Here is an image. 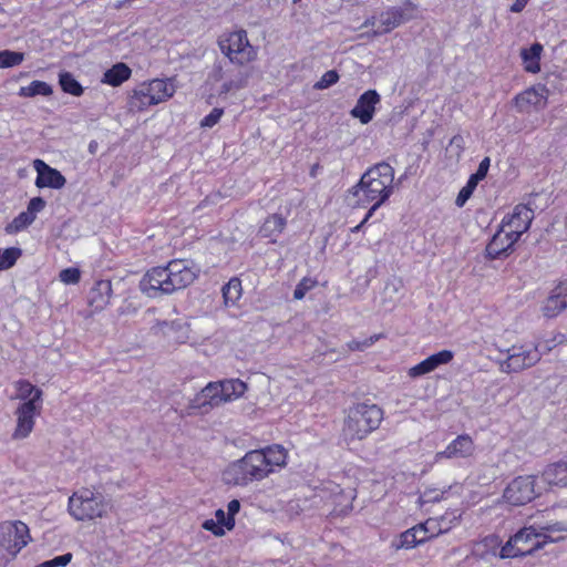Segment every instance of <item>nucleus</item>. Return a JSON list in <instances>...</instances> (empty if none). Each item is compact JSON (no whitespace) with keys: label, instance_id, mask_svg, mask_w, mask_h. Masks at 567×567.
I'll list each match as a JSON object with an SVG mask.
<instances>
[{"label":"nucleus","instance_id":"obj_1","mask_svg":"<svg viewBox=\"0 0 567 567\" xmlns=\"http://www.w3.org/2000/svg\"><path fill=\"white\" fill-rule=\"evenodd\" d=\"M394 190V168L385 162L370 167L359 183L349 190L348 200L354 206L365 207L372 203L363 221L384 204Z\"/></svg>","mask_w":567,"mask_h":567},{"label":"nucleus","instance_id":"obj_2","mask_svg":"<svg viewBox=\"0 0 567 567\" xmlns=\"http://www.w3.org/2000/svg\"><path fill=\"white\" fill-rule=\"evenodd\" d=\"M200 269L187 259L171 260L164 267L150 269L140 281V289L150 298L171 295L192 285Z\"/></svg>","mask_w":567,"mask_h":567},{"label":"nucleus","instance_id":"obj_3","mask_svg":"<svg viewBox=\"0 0 567 567\" xmlns=\"http://www.w3.org/2000/svg\"><path fill=\"white\" fill-rule=\"evenodd\" d=\"M567 537V524L553 523L545 525H532L518 530L502 547V558H514L533 554L547 543H555Z\"/></svg>","mask_w":567,"mask_h":567},{"label":"nucleus","instance_id":"obj_4","mask_svg":"<svg viewBox=\"0 0 567 567\" xmlns=\"http://www.w3.org/2000/svg\"><path fill=\"white\" fill-rule=\"evenodd\" d=\"M383 420V410L377 404L358 403L348 411L343 424L347 441H361L379 429Z\"/></svg>","mask_w":567,"mask_h":567},{"label":"nucleus","instance_id":"obj_5","mask_svg":"<svg viewBox=\"0 0 567 567\" xmlns=\"http://www.w3.org/2000/svg\"><path fill=\"white\" fill-rule=\"evenodd\" d=\"M270 475V467H266L261 451L254 450L231 463L224 472L223 478L227 484L245 486L252 481H261Z\"/></svg>","mask_w":567,"mask_h":567},{"label":"nucleus","instance_id":"obj_6","mask_svg":"<svg viewBox=\"0 0 567 567\" xmlns=\"http://www.w3.org/2000/svg\"><path fill=\"white\" fill-rule=\"evenodd\" d=\"M176 92L172 79H154L138 84L128 95L127 105L132 112H142L152 105L171 99Z\"/></svg>","mask_w":567,"mask_h":567},{"label":"nucleus","instance_id":"obj_7","mask_svg":"<svg viewBox=\"0 0 567 567\" xmlns=\"http://www.w3.org/2000/svg\"><path fill=\"white\" fill-rule=\"evenodd\" d=\"M69 513L76 520H93L107 514L109 504L101 494L89 488L73 493L69 498Z\"/></svg>","mask_w":567,"mask_h":567},{"label":"nucleus","instance_id":"obj_8","mask_svg":"<svg viewBox=\"0 0 567 567\" xmlns=\"http://www.w3.org/2000/svg\"><path fill=\"white\" fill-rule=\"evenodd\" d=\"M31 540L27 524L21 520L3 522L0 524V556L6 559L14 558Z\"/></svg>","mask_w":567,"mask_h":567},{"label":"nucleus","instance_id":"obj_9","mask_svg":"<svg viewBox=\"0 0 567 567\" xmlns=\"http://www.w3.org/2000/svg\"><path fill=\"white\" fill-rule=\"evenodd\" d=\"M220 51L231 63L245 65L257 56L256 49L250 44L245 30L235 31L221 37L218 41Z\"/></svg>","mask_w":567,"mask_h":567},{"label":"nucleus","instance_id":"obj_10","mask_svg":"<svg viewBox=\"0 0 567 567\" xmlns=\"http://www.w3.org/2000/svg\"><path fill=\"white\" fill-rule=\"evenodd\" d=\"M506 358L498 362V368L504 373H517L538 363L542 353L538 347L513 346L504 351Z\"/></svg>","mask_w":567,"mask_h":567},{"label":"nucleus","instance_id":"obj_11","mask_svg":"<svg viewBox=\"0 0 567 567\" xmlns=\"http://www.w3.org/2000/svg\"><path fill=\"white\" fill-rule=\"evenodd\" d=\"M537 495L536 477L525 475L514 478L505 488L503 497L511 505L522 506L532 502Z\"/></svg>","mask_w":567,"mask_h":567},{"label":"nucleus","instance_id":"obj_12","mask_svg":"<svg viewBox=\"0 0 567 567\" xmlns=\"http://www.w3.org/2000/svg\"><path fill=\"white\" fill-rule=\"evenodd\" d=\"M42 406L33 403L18 404L13 412L16 426L11 435L12 440H24L32 433L35 426V419L41 414Z\"/></svg>","mask_w":567,"mask_h":567},{"label":"nucleus","instance_id":"obj_13","mask_svg":"<svg viewBox=\"0 0 567 567\" xmlns=\"http://www.w3.org/2000/svg\"><path fill=\"white\" fill-rule=\"evenodd\" d=\"M533 219V209L526 205L518 204L511 214L503 218L501 226L504 231H508L512 236L519 239L529 229Z\"/></svg>","mask_w":567,"mask_h":567},{"label":"nucleus","instance_id":"obj_14","mask_svg":"<svg viewBox=\"0 0 567 567\" xmlns=\"http://www.w3.org/2000/svg\"><path fill=\"white\" fill-rule=\"evenodd\" d=\"M223 404L217 382H209L204 386L188 403L189 414L200 413L207 414L213 409Z\"/></svg>","mask_w":567,"mask_h":567},{"label":"nucleus","instance_id":"obj_15","mask_svg":"<svg viewBox=\"0 0 567 567\" xmlns=\"http://www.w3.org/2000/svg\"><path fill=\"white\" fill-rule=\"evenodd\" d=\"M476 446L468 434L458 435L444 451L437 452L435 460L442 458H467L474 455Z\"/></svg>","mask_w":567,"mask_h":567},{"label":"nucleus","instance_id":"obj_16","mask_svg":"<svg viewBox=\"0 0 567 567\" xmlns=\"http://www.w3.org/2000/svg\"><path fill=\"white\" fill-rule=\"evenodd\" d=\"M33 167L38 173L35 179L37 187L60 189L65 185V177L58 169L45 164L42 159H35L33 162Z\"/></svg>","mask_w":567,"mask_h":567},{"label":"nucleus","instance_id":"obj_17","mask_svg":"<svg viewBox=\"0 0 567 567\" xmlns=\"http://www.w3.org/2000/svg\"><path fill=\"white\" fill-rule=\"evenodd\" d=\"M380 100L381 97L375 90H368L358 99L350 113L354 118H359L362 124H368L372 121L375 105Z\"/></svg>","mask_w":567,"mask_h":567},{"label":"nucleus","instance_id":"obj_18","mask_svg":"<svg viewBox=\"0 0 567 567\" xmlns=\"http://www.w3.org/2000/svg\"><path fill=\"white\" fill-rule=\"evenodd\" d=\"M547 101V90L544 86L530 87L515 96L514 102L519 112H529L532 107L544 109Z\"/></svg>","mask_w":567,"mask_h":567},{"label":"nucleus","instance_id":"obj_19","mask_svg":"<svg viewBox=\"0 0 567 567\" xmlns=\"http://www.w3.org/2000/svg\"><path fill=\"white\" fill-rule=\"evenodd\" d=\"M567 308V281L557 285L545 300L542 312L546 318H555Z\"/></svg>","mask_w":567,"mask_h":567},{"label":"nucleus","instance_id":"obj_20","mask_svg":"<svg viewBox=\"0 0 567 567\" xmlns=\"http://www.w3.org/2000/svg\"><path fill=\"white\" fill-rule=\"evenodd\" d=\"M452 360L453 352L450 350H442L410 368L408 375L413 379L425 375L437 369L440 365L450 363Z\"/></svg>","mask_w":567,"mask_h":567},{"label":"nucleus","instance_id":"obj_21","mask_svg":"<svg viewBox=\"0 0 567 567\" xmlns=\"http://www.w3.org/2000/svg\"><path fill=\"white\" fill-rule=\"evenodd\" d=\"M517 241L516 237L512 236L508 231H504L501 227L487 244L486 254L491 259H496L503 254H507Z\"/></svg>","mask_w":567,"mask_h":567},{"label":"nucleus","instance_id":"obj_22","mask_svg":"<svg viewBox=\"0 0 567 567\" xmlns=\"http://www.w3.org/2000/svg\"><path fill=\"white\" fill-rule=\"evenodd\" d=\"M410 17L406 14L405 10L400 7H392L381 12L379 16V23L381 30H377L375 34H383L392 31L398 28L405 21H408Z\"/></svg>","mask_w":567,"mask_h":567},{"label":"nucleus","instance_id":"obj_23","mask_svg":"<svg viewBox=\"0 0 567 567\" xmlns=\"http://www.w3.org/2000/svg\"><path fill=\"white\" fill-rule=\"evenodd\" d=\"M16 395L12 399L20 400V403H33L43 405V391L33 385L30 381L20 379L13 383Z\"/></svg>","mask_w":567,"mask_h":567},{"label":"nucleus","instance_id":"obj_24","mask_svg":"<svg viewBox=\"0 0 567 567\" xmlns=\"http://www.w3.org/2000/svg\"><path fill=\"white\" fill-rule=\"evenodd\" d=\"M112 296V284L109 280H100L89 292V305L95 311H102L110 303Z\"/></svg>","mask_w":567,"mask_h":567},{"label":"nucleus","instance_id":"obj_25","mask_svg":"<svg viewBox=\"0 0 567 567\" xmlns=\"http://www.w3.org/2000/svg\"><path fill=\"white\" fill-rule=\"evenodd\" d=\"M542 476L550 486H567V462L559 461L547 465Z\"/></svg>","mask_w":567,"mask_h":567},{"label":"nucleus","instance_id":"obj_26","mask_svg":"<svg viewBox=\"0 0 567 567\" xmlns=\"http://www.w3.org/2000/svg\"><path fill=\"white\" fill-rule=\"evenodd\" d=\"M217 388L223 403L240 398L247 390L246 383L239 379L217 381Z\"/></svg>","mask_w":567,"mask_h":567},{"label":"nucleus","instance_id":"obj_27","mask_svg":"<svg viewBox=\"0 0 567 567\" xmlns=\"http://www.w3.org/2000/svg\"><path fill=\"white\" fill-rule=\"evenodd\" d=\"M286 225L287 221L285 217L279 214H272L265 219L259 229V234L261 237L268 238L271 243H276Z\"/></svg>","mask_w":567,"mask_h":567},{"label":"nucleus","instance_id":"obj_28","mask_svg":"<svg viewBox=\"0 0 567 567\" xmlns=\"http://www.w3.org/2000/svg\"><path fill=\"white\" fill-rule=\"evenodd\" d=\"M265 456L266 467H270V474L277 468H282L287 464V450L278 444L267 446L260 450Z\"/></svg>","mask_w":567,"mask_h":567},{"label":"nucleus","instance_id":"obj_29","mask_svg":"<svg viewBox=\"0 0 567 567\" xmlns=\"http://www.w3.org/2000/svg\"><path fill=\"white\" fill-rule=\"evenodd\" d=\"M132 75L130 66L123 62H117L111 69L106 70L102 78V83L111 86H118L127 81Z\"/></svg>","mask_w":567,"mask_h":567},{"label":"nucleus","instance_id":"obj_30","mask_svg":"<svg viewBox=\"0 0 567 567\" xmlns=\"http://www.w3.org/2000/svg\"><path fill=\"white\" fill-rule=\"evenodd\" d=\"M542 52L543 45L539 43H534L529 48H524L520 50V56L525 71L530 73L539 72Z\"/></svg>","mask_w":567,"mask_h":567},{"label":"nucleus","instance_id":"obj_31","mask_svg":"<svg viewBox=\"0 0 567 567\" xmlns=\"http://www.w3.org/2000/svg\"><path fill=\"white\" fill-rule=\"evenodd\" d=\"M224 305L226 307H233L240 299L243 293L241 281L239 278H231L221 289Z\"/></svg>","mask_w":567,"mask_h":567},{"label":"nucleus","instance_id":"obj_32","mask_svg":"<svg viewBox=\"0 0 567 567\" xmlns=\"http://www.w3.org/2000/svg\"><path fill=\"white\" fill-rule=\"evenodd\" d=\"M457 520V517L453 515L452 518L449 516H442L440 518H429L423 524L426 525V529L431 538L439 536L440 534L446 533L451 528V523Z\"/></svg>","mask_w":567,"mask_h":567},{"label":"nucleus","instance_id":"obj_33","mask_svg":"<svg viewBox=\"0 0 567 567\" xmlns=\"http://www.w3.org/2000/svg\"><path fill=\"white\" fill-rule=\"evenodd\" d=\"M51 93V86L43 81H32L28 86H22L19 90V95L22 97H33L35 95L48 96Z\"/></svg>","mask_w":567,"mask_h":567},{"label":"nucleus","instance_id":"obj_34","mask_svg":"<svg viewBox=\"0 0 567 567\" xmlns=\"http://www.w3.org/2000/svg\"><path fill=\"white\" fill-rule=\"evenodd\" d=\"M415 532L412 528L406 529L392 540L391 546L395 550L414 548L419 545Z\"/></svg>","mask_w":567,"mask_h":567},{"label":"nucleus","instance_id":"obj_35","mask_svg":"<svg viewBox=\"0 0 567 567\" xmlns=\"http://www.w3.org/2000/svg\"><path fill=\"white\" fill-rule=\"evenodd\" d=\"M35 219L28 210L20 213L10 224L6 226L8 234H16L25 229Z\"/></svg>","mask_w":567,"mask_h":567},{"label":"nucleus","instance_id":"obj_36","mask_svg":"<svg viewBox=\"0 0 567 567\" xmlns=\"http://www.w3.org/2000/svg\"><path fill=\"white\" fill-rule=\"evenodd\" d=\"M59 82H60L61 89L64 92L70 93L74 96L82 95L83 87L81 86V84L75 80V78L71 73H69V72L61 73Z\"/></svg>","mask_w":567,"mask_h":567},{"label":"nucleus","instance_id":"obj_37","mask_svg":"<svg viewBox=\"0 0 567 567\" xmlns=\"http://www.w3.org/2000/svg\"><path fill=\"white\" fill-rule=\"evenodd\" d=\"M21 254V249L17 247H10L4 250L0 249V271L13 267Z\"/></svg>","mask_w":567,"mask_h":567},{"label":"nucleus","instance_id":"obj_38","mask_svg":"<svg viewBox=\"0 0 567 567\" xmlns=\"http://www.w3.org/2000/svg\"><path fill=\"white\" fill-rule=\"evenodd\" d=\"M165 327L168 328V331L164 330L168 334V338H172L179 343H184L189 339V336H187L186 324L182 322H173L165 323Z\"/></svg>","mask_w":567,"mask_h":567},{"label":"nucleus","instance_id":"obj_39","mask_svg":"<svg viewBox=\"0 0 567 567\" xmlns=\"http://www.w3.org/2000/svg\"><path fill=\"white\" fill-rule=\"evenodd\" d=\"M24 60V54L4 50L0 52V68H11L19 65Z\"/></svg>","mask_w":567,"mask_h":567},{"label":"nucleus","instance_id":"obj_40","mask_svg":"<svg viewBox=\"0 0 567 567\" xmlns=\"http://www.w3.org/2000/svg\"><path fill=\"white\" fill-rule=\"evenodd\" d=\"M382 337V334H373L362 341L352 340L347 343V349L349 351H364L365 349L374 344L377 341H379Z\"/></svg>","mask_w":567,"mask_h":567},{"label":"nucleus","instance_id":"obj_41","mask_svg":"<svg viewBox=\"0 0 567 567\" xmlns=\"http://www.w3.org/2000/svg\"><path fill=\"white\" fill-rule=\"evenodd\" d=\"M489 163H491L489 157L483 158L478 165L476 173H474L470 176L467 183L476 188L478 182L483 181L486 177L488 168H489Z\"/></svg>","mask_w":567,"mask_h":567},{"label":"nucleus","instance_id":"obj_42","mask_svg":"<svg viewBox=\"0 0 567 567\" xmlns=\"http://www.w3.org/2000/svg\"><path fill=\"white\" fill-rule=\"evenodd\" d=\"M566 341V337L563 333H556L550 339H546L544 341L538 342L535 347H538V350L542 352H549L558 344H561Z\"/></svg>","mask_w":567,"mask_h":567},{"label":"nucleus","instance_id":"obj_43","mask_svg":"<svg viewBox=\"0 0 567 567\" xmlns=\"http://www.w3.org/2000/svg\"><path fill=\"white\" fill-rule=\"evenodd\" d=\"M59 278L65 285H75L81 279V271L74 267L65 268L60 271Z\"/></svg>","mask_w":567,"mask_h":567},{"label":"nucleus","instance_id":"obj_44","mask_svg":"<svg viewBox=\"0 0 567 567\" xmlns=\"http://www.w3.org/2000/svg\"><path fill=\"white\" fill-rule=\"evenodd\" d=\"M339 80V74L334 70L327 71L321 79L313 85L316 90H324L336 84Z\"/></svg>","mask_w":567,"mask_h":567},{"label":"nucleus","instance_id":"obj_45","mask_svg":"<svg viewBox=\"0 0 567 567\" xmlns=\"http://www.w3.org/2000/svg\"><path fill=\"white\" fill-rule=\"evenodd\" d=\"M316 286V281L311 278H303L296 287L293 291V298L301 300L306 293Z\"/></svg>","mask_w":567,"mask_h":567},{"label":"nucleus","instance_id":"obj_46","mask_svg":"<svg viewBox=\"0 0 567 567\" xmlns=\"http://www.w3.org/2000/svg\"><path fill=\"white\" fill-rule=\"evenodd\" d=\"M223 114H224L223 109H219V107L213 109L212 112L200 121V126L202 127H213L214 125H216L219 122Z\"/></svg>","mask_w":567,"mask_h":567},{"label":"nucleus","instance_id":"obj_47","mask_svg":"<svg viewBox=\"0 0 567 567\" xmlns=\"http://www.w3.org/2000/svg\"><path fill=\"white\" fill-rule=\"evenodd\" d=\"M72 559V554L66 553L61 556H56L53 559L45 560L41 564H39L37 567H60V566H66Z\"/></svg>","mask_w":567,"mask_h":567},{"label":"nucleus","instance_id":"obj_48","mask_svg":"<svg viewBox=\"0 0 567 567\" xmlns=\"http://www.w3.org/2000/svg\"><path fill=\"white\" fill-rule=\"evenodd\" d=\"M247 76H240L238 80L227 81L221 85L220 94H227L233 90H239L246 86Z\"/></svg>","mask_w":567,"mask_h":567},{"label":"nucleus","instance_id":"obj_49","mask_svg":"<svg viewBox=\"0 0 567 567\" xmlns=\"http://www.w3.org/2000/svg\"><path fill=\"white\" fill-rule=\"evenodd\" d=\"M216 522L224 528L226 527L228 530H231L235 526V518L229 515L226 516L223 509H217L215 513Z\"/></svg>","mask_w":567,"mask_h":567},{"label":"nucleus","instance_id":"obj_50","mask_svg":"<svg viewBox=\"0 0 567 567\" xmlns=\"http://www.w3.org/2000/svg\"><path fill=\"white\" fill-rule=\"evenodd\" d=\"M474 189H475L474 186L466 183V185L460 190V193L456 197V200H455L456 206H458V207L464 206L466 200L472 196Z\"/></svg>","mask_w":567,"mask_h":567},{"label":"nucleus","instance_id":"obj_51","mask_svg":"<svg viewBox=\"0 0 567 567\" xmlns=\"http://www.w3.org/2000/svg\"><path fill=\"white\" fill-rule=\"evenodd\" d=\"M444 492L439 489H426L421 496L422 503H434L442 499Z\"/></svg>","mask_w":567,"mask_h":567},{"label":"nucleus","instance_id":"obj_52","mask_svg":"<svg viewBox=\"0 0 567 567\" xmlns=\"http://www.w3.org/2000/svg\"><path fill=\"white\" fill-rule=\"evenodd\" d=\"M336 489H338V492H334V489H332V492L336 497L334 502L339 505H342L343 501L351 503V501L354 498L352 491L344 492L343 489H340L339 486H336Z\"/></svg>","mask_w":567,"mask_h":567},{"label":"nucleus","instance_id":"obj_53","mask_svg":"<svg viewBox=\"0 0 567 567\" xmlns=\"http://www.w3.org/2000/svg\"><path fill=\"white\" fill-rule=\"evenodd\" d=\"M45 207V200L41 197H33L29 204L27 210L35 216L37 213L41 212Z\"/></svg>","mask_w":567,"mask_h":567},{"label":"nucleus","instance_id":"obj_54","mask_svg":"<svg viewBox=\"0 0 567 567\" xmlns=\"http://www.w3.org/2000/svg\"><path fill=\"white\" fill-rule=\"evenodd\" d=\"M203 528L212 532L215 536H223L225 534L224 528L215 519H206L203 523Z\"/></svg>","mask_w":567,"mask_h":567},{"label":"nucleus","instance_id":"obj_55","mask_svg":"<svg viewBox=\"0 0 567 567\" xmlns=\"http://www.w3.org/2000/svg\"><path fill=\"white\" fill-rule=\"evenodd\" d=\"M412 530H416L415 535L417 537L416 539H417L419 545L431 539V536L429 535L427 529H426V525H424L423 523L413 526Z\"/></svg>","mask_w":567,"mask_h":567},{"label":"nucleus","instance_id":"obj_56","mask_svg":"<svg viewBox=\"0 0 567 567\" xmlns=\"http://www.w3.org/2000/svg\"><path fill=\"white\" fill-rule=\"evenodd\" d=\"M228 513L230 517L234 518V516L239 512L240 509V503L238 499H231L227 505Z\"/></svg>","mask_w":567,"mask_h":567},{"label":"nucleus","instance_id":"obj_57","mask_svg":"<svg viewBox=\"0 0 567 567\" xmlns=\"http://www.w3.org/2000/svg\"><path fill=\"white\" fill-rule=\"evenodd\" d=\"M210 78L216 82L220 81L224 78L223 66L219 63L214 65V69L210 73Z\"/></svg>","mask_w":567,"mask_h":567},{"label":"nucleus","instance_id":"obj_58","mask_svg":"<svg viewBox=\"0 0 567 567\" xmlns=\"http://www.w3.org/2000/svg\"><path fill=\"white\" fill-rule=\"evenodd\" d=\"M528 0H515V2L511 6L512 12H520L527 4Z\"/></svg>","mask_w":567,"mask_h":567},{"label":"nucleus","instance_id":"obj_59","mask_svg":"<svg viewBox=\"0 0 567 567\" xmlns=\"http://www.w3.org/2000/svg\"><path fill=\"white\" fill-rule=\"evenodd\" d=\"M462 141V137L461 136H454L452 140H451V144H457Z\"/></svg>","mask_w":567,"mask_h":567},{"label":"nucleus","instance_id":"obj_60","mask_svg":"<svg viewBox=\"0 0 567 567\" xmlns=\"http://www.w3.org/2000/svg\"><path fill=\"white\" fill-rule=\"evenodd\" d=\"M128 2H130V1H124V0H122V1H120L118 3H116V4H115V8H116V9H121L122 7H124V6H125L126 3H128Z\"/></svg>","mask_w":567,"mask_h":567},{"label":"nucleus","instance_id":"obj_61","mask_svg":"<svg viewBox=\"0 0 567 567\" xmlns=\"http://www.w3.org/2000/svg\"><path fill=\"white\" fill-rule=\"evenodd\" d=\"M364 223H365V221H363V220H362V223H361L360 225H358V226L353 227L351 230H352L353 233L359 231V230H360V228L362 227V225H363Z\"/></svg>","mask_w":567,"mask_h":567},{"label":"nucleus","instance_id":"obj_62","mask_svg":"<svg viewBox=\"0 0 567 567\" xmlns=\"http://www.w3.org/2000/svg\"><path fill=\"white\" fill-rule=\"evenodd\" d=\"M94 146H95V144L92 142V143L90 144V146H89V148H90V152H91V153H93V148H94Z\"/></svg>","mask_w":567,"mask_h":567},{"label":"nucleus","instance_id":"obj_63","mask_svg":"<svg viewBox=\"0 0 567 567\" xmlns=\"http://www.w3.org/2000/svg\"><path fill=\"white\" fill-rule=\"evenodd\" d=\"M370 24H371V25H373V24H374V22H372V21H370V20H367V21H365V23H364V25H365V27H367V25H370Z\"/></svg>","mask_w":567,"mask_h":567}]
</instances>
